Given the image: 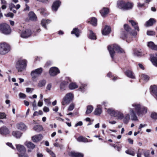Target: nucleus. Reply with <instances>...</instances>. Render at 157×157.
Masks as SVG:
<instances>
[{
    "instance_id": "obj_4",
    "label": "nucleus",
    "mask_w": 157,
    "mask_h": 157,
    "mask_svg": "<svg viewBox=\"0 0 157 157\" xmlns=\"http://www.w3.org/2000/svg\"><path fill=\"white\" fill-rule=\"evenodd\" d=\"M11 47L10 44L6 42L0 43V55H5L10 52Z\"/></svg>"
},
{
    "instance_id": "obj_64",
    "label": "nucleus",
    "mask_w": 157,
    "mask_h": 157,
    "mask_svg": "<svg viewBox=\"0 0 157 157\" xmlns=\"http://www.w3.org/2000/svg\"><path fill=\"white\" fill-rule=\"evenodd\" d=\"M82 121H79L75 125V127H77L78 126H82Z\"/></svg>"
},
{
    "instance_id": "obj_16",
    "label": "nucleus",
    "mask_w": 157,
    "mask_h": 157,
    "mask_svg": "<svg viewBox=\"0 0 157 157\" xmlns=\"http://www.w3.org/2000/svg\"><path fill=\"white\" fill-rule=\"evenodd\" d=\"M10 132L8 128L6 126H3L0 128V134L6 135L9 134Z\"/></svg>"
},
{
    "instance_id": "obj_49",
    "label": "nucleus",
    "mask_w": 157,
    "mask_h": 157,
    "mask_svg": "<svg viewBox=\"0 0 157 157\" xmlns=\"http://www.w3.org/2000/svg\"><path fill=\"white\" fill-rule=\"evenodd\" d=\"M6 114L3 112H0V119H6Z\"/></svg>"
},
{
    "instance_id": "obj_51",
    "label": "nucleus",
    "mask_w": 157,
    "mask_h": 157,
    "mask_svg": "<svg viewBox=\"0 0 157 157\" xmlns=\"http://www.w3.org/2000/svg\"><path fill=\"white\" fill-rule=\"evenodd\" d=\"M141 78L145 80H148L149 79L148 76L144 74H142L141 76Z\"/></svg>"
},
{
    "instance_id": "obj_23",
    "label": "nucleus",
    "mask_w": 157,
    "mask_h": 157,
    "mask_svg": "<svg viewBox=\"0 0 157 157\" xmlns=\"http://www.w3.org/2000/svg\"><path fill=\"white\" fill-rule=\"evenodd\" d=\"M109 12V10L107 8L104 7L100 11V13L102 16L104 17L107 15Z\"/></svg>"
},
{
    "instance_id": "obj_56",
    "label": "nucleus",
    "mask_w": 157,
    "mask_h": 157,
    "mask_svg": "<svg viewBox=\"0 0 157 157\" xmlns=\"http://www.w3.org/2000/svg\"><path fill=\"white\" fill-rule=\"evenodd\" d=\"M32 106L33 107V109L34 110L36 109V101L35 100L32 103Z\"/></svg>"
},
{
    "instance_id": "obj_35",
    "label": "nucleus",
    "mask_w": 157,
    "mask_h": 157,
    "mask_svg": "<svg viewBox=\"0 0 157 157\" xmlns=\"http://www.w3.org/2000/svg\"><path fill=\"white\" fill-rule=\"evenodd\" d=\"M12 135L16 138H18L21 136L22 133L19 131H15L13 132Z\"/></svg>"
},
{
    "instance_id": "obj_22",
    "label": "nucleus",
    "mask_w": 157,
    "mask_h": 157,
    "mask_svg": "<svg viewBox=\"0 0 157 157\" xmlns=\"http://www.w3.org/2000/svg\"><path fill=\"white\" fill-rule=\"evenodd\" d=\"M111 31V29L109 27L106 25L102 31V34L106 35L109 34Z\"/></svg>"
},
{
    "instance_id": "obj_21",
    "label": "nucleus",
    "mask_w": 157,
    "mask_h": 157,
    "mask_svg": "<svg viewBox=\"0 0 157 157\" xmlns=\"http://www.w3.org/2000/svg\"><path fill=\"white\" fill-rule=\"evenodd\" d=\"M17 150L21 153H25L26 150L25 147L21 145H16Z\"/></svg>"
},
{
    "instance_id": "obj_7",
    "label": "nucleus",
    "mask_w": 157,
    "mask_h": 157,
    "mask_svg": "<svg viewBox=\"0 0 157 157\" xmlns=\"http://www.w3.org/2000/svg\"><path fill=\"white\" fill-rule=\"evenodd\" d=\"M73 97V95L71 93H70L67 94L63 98L62 101V105H65L69 104L72 100Z\"/></svg>"
},
{
    "instance_id": "obj_47",
    "label": "nucleus",
    "mask_w": 157,
    "mask_h": 157,
    "mask_svg": "<svg viewBox=\"0 0 157 157\" xmlns=\"http://www.w3.org/2000/svg\"><path fill=\"white\" fill-rule=\"evenodd\" d=\"M75 104L73 103H71L69 106L67 110L69 111L72 110L75 108Z\"/></svg>"
},
{
    "instance_id": "obj_45",
    "label": "nucleus",
    "mask_w": 157,
    "mask_h": 157,
    "mask_svg": "<svg viewBox=\"0 0 157 157\" xmlns=\"http://www.w3.org/2000/svg\"><path fill=\"white\" fill-rule=\"evenodd\" d=\"M125 153L132 156H134L135 155V153L131 149H129L126 151Z\"/></svg>"
},
{
    "instance_id": "obj_3",
    "label": "nucleus",
    "mask_w": 157,
    "mask_h": 157,
    "mask_svg": "<svg viewBox=\"0 0 157 157\" xmlns=\"http://www.w3.org/2000/svg\"><path fill=\"white\" fill-rule=\"evenodd\" d=\"M27 61L24 59H20L18 60L16 64V68L18 72H22L25 70Z\"/></svg>"
},
{
    "instance_id": "obj_6",
    "label": "nucleus",
    "mask_w": 157,
    "mask_h": 157,
    "mask_svg": "<svg viewBox=\"0 0 157 157\" xmlns=\"http://www.w3.org/2000/svg\"><path fill=\"white\" fill-rule=\"evenodd\" d=\"M0 31L5 34H9L11 32V29L9 25L4 23L0 24Z\"/></svg>"
},
{
    "instance_id": "obj_57",
    "label": "nucleus",
    "mask_w": 157,
    "mask_h": 157,
    "mask_svg": "<svg viewBox=\"0 0 157 157\" xmlns=\"http://www.w3.org/2000/svg\"><path fill=\"white\" fill-rule=\"evenodd\" d=\"M19 96L20 98L23 99L25 98L26 97V95L25 94L22 93H20L19 94Z\"/></svg>"
},
{
    "instance_id": "obj_59",
    "label": "nucleus",
    "mask_w": 157,
    "mask_h": 157,
    "mask_svg": "<svg viewBox=\"0 0 157 157\" xmlns=\"http://www.w3.org/2000/svg\"><path fill=\"white\" fill-rule=\"evenodd\" d=\"M5 15L6 17H10L12 18L13 17V14L11 13H7V14H5Z\"/></svg>"
},
{
    "instance_id": "obj_33",
    "label": "nucleus",
    "mask_w": 157,
    "mask_h": 157,
    "mask_svg": "<svg viewBox=\"0 0 157 157\" xmlns=\"http://www.w3.org/2000/svg\"><path fill=\"white\" fill-rule=\"evenodd\" d=\"M151 61L153 64L157 67V54H156L155 56L152 57L151 56Z\"/></svg>"
},
{
    "instance_id": "obj_55",
    "label": "nucleus",
    "mask_w": 157,
    "mask_h": 157,
    "mask_svg": "<svg viewBox=\"0 0 157 157\" xmlns=\"http://www.w3.org/2000/svg\"><path fill=\"white\" fill-rule=\"evenodd\" d=\"M147 34L148 35L151 36L155 34V32L152 31H147Z\"/></svg>"
},
{
    "instance_id": "obj_27",
    "label": "nucleus",
    "mask_w": 157,
    "mask_h": 157,
    "mask_svg": "<svg viewBox=\"0 0 157 157\" xmlns=\"http://www.w3.org/2000/svg\"><path fill=\"white\" fill-rule=\"evenodd\" d=\"M89 38L92 40L96 39L97 37L94 33L91 30H89V33L88 35Z\"/></svg>"
},
{
    "instance_id": "obj_26",
    "label": "nucleus",
    "mask_w": 157,
    "mask_h": 157,
    "mask_svg": "<svg viewBox=\"0 0 157 157\" xmlns=\"http://www.w3.org/2000/svg\"><path fill=\"white\" fill-rule=\"evenodd\" d=\"M133 6V4L131 2H125L124 10H128L131 9Z\"/></svg>"
},
{
    "instance_id": "obj_36",
    "label": "nucleus",
    "mask_w": 157,
    "mask_h": 157,
    "mask_svg": "<svg viewBox=\"0 0 157 157\" xmlns=\"http://www.w3.org/2000/svg\"><path fill=\"white\" fill-rule=\"evenodd\" d=\"M97 20L94 17H92L90 19V21H89V22H90L93 26H96L97 25Z\"/></svg>"
},
{
    "instance_id": "obj_39",
    "label": "nucleus",
    "mask_w": 157,
    "mask_h": 157,
    "mask_svg": "<svg viewBox=\"0 0 157 157\" xmlns=\"http://www.w3.org/2000/svg\"><path fill=\"white\" fill-rule=\"evenodd\" d=\"M33 129L37 132H39L43 130V128L41 125H36L34 127Z\"/></svg>"
},
{
    "instance_id": "obj_37",
    "label": "nucleus",
    "mask_w": 157,
    "mask_h": 157,
    "mask_svg": "<svg viewBox=\"0 0 157 157\" xmlns=\"http://www.w3.org/2000/svg\"><path fill=\"white\" fill-rule=\"evenodd\" d=\"M77 140L78 142H86L89 141L88 140L82 136H79L77 139Z\"/></svg>"
},
{
    "instance_id": "obj_42",
    "label": "nucleus",
    "mask_w": 157,
    "mask_h": 157,
    "mask_svg": "<svg viewBox=\"0 0 157 157\" xmlns=\"http://www.w3.org/2000/svg\"><path fill=\"white\" fill-rule=\"evenodd\" d=\"M87 85L86 84L81 83L79 86V90L84 92L86 90V87Z\"/></svg>"
},
{
    "instance_id": "obj_25",
    "label": "nucleus",
    "mask_w": 157,
    "mask_h": 157,
    "mask_svg": "<svg viewBox=\"0 0 157 157\" xmlns=\"http://www.w3.org/2000/svg\"><path fill=\"white\" fill-rule=\"evenodd\" d=\"M124 27L125 30L127 32H129L133 36H135L136 35L137 33L136 32H134L133 33H132L131 32V28L128 25L125 24L124 25Z\"/></svg>"
},
{
    "instance_id": "obj_58",
    "label": "nucleus",
    "mask_w": 157,
    "mask_h": 157,
    "mask_svg": "<svg viewBox=\"0 0 157 157\" xmlns=\"http://www.w3.org/2000/svg\"><path fill=\"white\" fill-rule=\"evenodd\" d=\"M9 5L10 9V10H11L13 8H14L15 7V5L12 3H9Z\"/></svg>"
},
{
    "instance_id": "obj_46",
    "label": "nucleus",
    "mask_w": 157,
    "mask_h": 157,
    "mask_svg": "<svg viewBox=\"0 0 157 157\" xmlns=\"http://www.w3.org/2000/svg\"><path fill=\"white\" fill-rule=\"evenodd\" d=\"M46 151L52 157H56L55 153L52 151L51 150L48 148L46 149Z\"/></svg>"
},
{
    "instance_id": "obj_62",
    "label": "nucleus",
    "mask_w": 157,
    "mask_h": 157,
    "mask_svg": "<svg viewBox=\"0 0 157 157\" xmlns=\"http://www.w3.org/2000/svg\"><path fill=\"white\" fill-rule=\"evenodd\" d=\"M43 110L44 112H48L49 111V109L48 107L46 106H45L44 107L43 109Z\"/></svg>"
},
{
    "instance_id": "obj_19",
    "label": "nucleus",
    "mask_w": 157,
    "mask_h": 157,
    "mask_svg": "<svg viewBox=\"0 0 157 157\" xmlns=\"http://www.w3.org/2000/svg\"><path fill=\"white\" fill-rule=\"evenodd\" d=\"M69 155L72 157H83V156L82 154L74 151L70 152L69 153Z\"/></svg>"
},
{
    "instance_id": "obj_34",
    "label": "nucleus",
    "mask_w": 157,
    "mask_h": 157,
    "mask_svg": "<svg viewBox=\"0 0 157 157\" xmlns=\"http://www.w3.org/2000/svg\"><path fill=\"white\" fill-rule=\"evenodd\" d=\"M126 75L128 77L132 78H134L135 76L132 72L129 70H127L125 72Z\"/></svg>"
},
{
    "instance_id": "obj_61",
    "label": "nucleus",
    "mask_w": 157,
    "mask_h": 157,
    "mask_svg": "<svg viewBox=\"0 0 157 157\" xmlns=\"http://www.w3.org/2000/svg\"><path fill=\"white\" fill-rule=\"evenodd\" d=\"M24 153H21L19 155V157H28V155Z\"/></svg>"
},
{
    "instance_id": "obj_52",
    "label": "nucleus",
    "mask_w": 157,
    "mask_h": 157,
    "mask_svg": "<svg viewBox=\"0 0 157 157\" xmlns=\"http://www.w3.org/2000/svg\"><path fill=\"white\" fill-rule=\"evenodd\" d=\"M40 13L44 16L47 15L46 10L43 8H42L40 9Z\"/></svg>"
},
{
    "instance_id": "obj_13",
    "label": "nucleus",
    "mask_w": 157,
    "mask_h": 157,
    "mask_svg": "<svg viewBox=\"0 0 157 157\" xmlns=\"http://www.w3.org/2000/svg\"><path fill=\"white\" fill-rule=\"evenodd\" d=\"M43 138V136L41 134H39L33 136L32 137V139L33 142H37L41 140Z\"/></svg>"
},
{
    "instance_id": "obj_48",
    "label": "nucleus",
    "mask_w": 157,
    "mask_h": 157,
    "mask_svg": "<svg viewBox=\"0 0 157 157\" xmlns=\"http://www.w3.org/2000/svg\"><path fill=\"white\" fill-rule=\"evenodd\" d=\"M151 117L154 120H157V113H152L151 114Z\"/></svg>"
},
{
    "instance_id": "obj_38",
    "label": "nucleus",
    "mask_w": 157,
    "mask_h": 157,
    "mask_svg": "<svg viewBox=\"0 0 157 157\" xmlns=\"http://www.w3.org/2000/svg\"><path fill=\"white\" fill-rule=\"evenodd\" d=\"M79 31L78 29L77 28L74 29L71 32L72 34H75L76 36L78 37L79 36Z\"/></svg>"
},
{
    "instance_id": "obj_20",
    "label": "nucleus",
    "mask_w": 157,
    "mask_h": 157,
    "mask_svg": "<svg viewBox=\"0 0 157 157\" xmlns=\"http://www.w3.org/2000/svg\"><path fill=\"white\" fill-rule=\"evenodd\" d=\"M118 119H122L124 117L123 113L121 111L116 110L114 117Z\"/></svg>"
},
{
    "instance_id": "obj_8",
    "label": "nucleus",
    "mask_w": 157,
    "mask_h": 157,
    "mask_svg": "<svg viewBox=\"0 0 157 157\" xmlns=\"http://www.w3.org/2000/svg\"><path fill=\"white\" fill-rule=\"evenodd\" d=\"M71 81L70 78L69 77H66V80L63 81L60 84V88L62 90H65L69 82Z\"/></svg>"
},
{
    "instance_id": "obj_60",
    "label": "nucleus",
    "mask_w": 157,
    "mask_h": 157,
    "mask_svg": "<svg viewBox=\"0 0 157 157\" xmlns=\"http://www.w3.org/2000/svg\"><path fill=\"white\" fill-rule=\"evenodd\" d=\"M52 83H50L48 84L46 87V89L48 90H50L52 87Z\"/></svg>"
},
{
    "instance_id": "obj_1",
    "label": "nucleus",
    "mask_w": 157,
    "mask_h": 157,
    "mask_svg": "<svg viewBox=\"0 0 157 157\" xmlns=\"http://www.w3.org/2000/svg\"><path fill=\"white\" fill-rule=\"evenodd\" d=\"M132 106L133 108H129L130 114L127 113L124 116V115L123 121L125 124H127L129 122L130 119V114L132 120L137 121L138 118L136 114L138 116L142 117L147 112V108L140 104L134 103L132 104Z\"/></svg>"
},
{
    "instance_id": "obj_41",
    "label": "nucleus",
    "mask_w": 157,
    "mask_h": 157,
    "mask_svg": "<svg viewBox=\"0 0 157 157\" xmlns=\"http://www.w3.org/2000/svg\"><path fill=\"white\" fill-rule=\"evenodd\" d=\"M78 87V85L75 82H71L69 85V88L71 90H73Z\"/></svg>"
},
{
    "instance_id": "obj_12",
    "label": "nucleus",
    "mask_w": 157,
    "mask_h": 157,
    "mask_svg": "<svg viewBox=\"0 0 157 157\" xmlns=\"http://www.w3.org/2000/svg\"><path fill=\"white\" fill-rule=\"evenodd\" d=\"M51 21V20L49 19H43L41 21V24L44 28L47 30L48 28L46 25L50 23Z\"/></svg>"
},
{
    "instance_id": "obj_2",
    "label": "nucleus",
    "mask_w": 157,
    "mask_h": 157,
    "mask_svg": "<svg viewBox=\"0 0 157 157\" xmlns=\"http://www.w3.org/2000/svg\"><path fill=\"white\" fill-rule=\"evenodd\" d=\"M108 49L113 60L114 59V56L115 54V51H116L118 53H121L124 52L123 49L121 48L117 44H113L109 46L108 47Z\"/></svg>"
},
{
    "instance_id": "obj_31",
    "label": "nucleus",
    "mask_w": 157,
    "mask_h": 157,
    "mask_svg": "<svg viewBox=\"0 0 157 157\" xmlns=\"http://www.w3.org/2000/svg\"><path fill=\"white\" fill-rule=\"evenodd\" d=\"M25 144L27 147L28 148L33 149L35 147V145L32 142L26 141L25 143Z\"/></svg>"
},
{
    "instance_id": "obj_14",
    "label": "nucleus",
    "mask_w": 157,
    "mask_h": 157,
    "mask_svg": "<svg viewBox=\"0 0 157 157\" xmlns=\"http://www.w3.org/2000/svg\"><path fill=\"white\" fill-rule=\"evenodd\" d=\"M125 2L123 0H119L117 2V7L119 9L124 10Z\"/></svg>"
},
{
    "instance_id": "obj_18",
    "label": "nucleus",
    "mask_w": 157,
    "mask_h": 157,
    "mask_svg": "<svg viewBox=\"0 0 157 157\" xmlns=\"http://www.w3.org/2000/svg\"><path fill=\"white\" fill-rule=\"evenodd\" d=\"M102 112L101 105H98L97 106V108L95 109L94 112V114L96 115H100Z\"/></svg>"
},
{
    "instance_id": "obj_40",
    "label": "nucleus",
    "mask_w": 157,
    "mask_h": 157,
    "mask_svg": "<svg viewBox=\"0 0 157 157\" xmlns=\"http://www.w3.org/2000/svg\"><path fill=\"white\" fill-rule=\"evenodd\" d=\"M46 83V81L45 80L43 79L40 80L37 86L39 87H41L45 86Z\"/></svg>"
},
{
    "instance_id": "obj_44",
    "label": "nucleus",
    "mask_w": 157,
    "mask_h": 157,
    "mask_svg": "<svg viewBox=\"0 0 157 157\" xmlns=\"http://www.w3.org/2000/svg\"><path fill=\"white\" fill-rule=\"evenodd\" d=\"M93 109V107L91 105H89L87 107V110L86 112V114L90 113Z\"/></svg>"
},
{
    "instance_id": "obj_63",
    "label": "nucleus",
    "mask_w": 157,
    "mask_h": 157,
    "mask_svg": "<svg viewBox=\"0 0 157 157\" xmlns=\"http://www.w3.org/2000/svg\"><path fill=\"white\" fill-rule=\"evenodd\" d=\"M147 126V124H140L139 127L138 129H140L141 130L142 128H144L145 126Z\"/></svg>"
},
{
    "instance_id": "obj_5",
    "label": "nucleus",
    "mask_w": 157,
    "mask_h": 157,
    "mask_svg": "<svg viewBox=\"0 0 157 157\" xmlns=\"http://www.w3.org/2000/svg\"><path fill=\"white\" fill-rule=\"evenodd\" d=\"M42 71L43 69L41 67L32 71L31 73L32 80L33 82H36L38 79V77L41 74Z\"/></svg>"
},
{
    "instance_id": "obj_11",
    "label": "nucleus",
    "mask_w": 157,
    "mask_h": 157,
    "mask_svg": "<svg viewBox=\"0 0 157 157\" xmlns=\"http://www.w3.org/2000/svg\"><path fill=\"white\" fill-rule=\"evenodd\" d=\"M61 4V2L59 0H56L53 3L52 6V10L53 11H56Z\"/></svg>"
},
{
    "instance_id": "obj_15",
    "label": "nucleus",
    "mask_w": 157,
    "mask_h": 157,
    "mask_svg": "<svg viewBox=\"0 0 157 157\" xmlns=\"http://www.w3.org/2000/svg\"><path fill=\"white\" fill-rule=\"evenodd\" d=\"M150 90L151 93L157 100V86L155 85L151 86Z\"/></svg>"
},
{
    "instance_id": "obj_9",
    "label": "nucleus",
    "mask_w": 157,
    "mask_h": 157,
    "mask_svg": "<svg viewBox=\"0 0 157 157\" xmlns=\"http://www.w3.org/2000/svg\"><path fill=\"white\" fill-rule=\"evenodd\" d=\"M59 73V70L56 67H52L51 68L49 71V74L52 76H56Z\"/></svg>"
},
{
    "instance_id": "obj_24",
    "label": "nucleus",
    "mask_w": 157,
    "mask_h": 157,
    "mask_svg": "<svg viewBox=\"0 0 157 157\" xmlns=\"http://www.w3.org/2000/svg\"><path fill=\"white\" fill-rule=\"evenodd\" d=\"M128 21L136 30H137L138 31H139V28L138 26V24L137 22L132 20H128Z\"/></svg>"
},
{
    "instance_id": "obj_50",
    "label": "nucleus",
    "mask_w": 157,
    "mask_h": 157,
    "mask_svg": "<svg viewBox=\"0 0 157 157\" xmlns=\"http://www.w3.org/2000/svg\"><path fill=\"white\" fill-rule=\"evenodd\" d=\"M150 151L148 150L145 151L144 152V154L145 157H150Z\"/></svg>"
},
{
    "instance_id": "obj_17",
    "label": "nucleus",
    "mask_w": 157,
    "mask_h": 157,
    "mask_svg": "<svg viewBox=\"0 0 157 157\" xmlns=\"http://www.w3.org/2000/svg\"><path fill=\"white\" fill-rule=\"evenodd\" d=\"M29 19L33 21H35L37 20V17L35 13L33 11L30 12L28 14Z\"/></svg>"
},
{
    "instance_id": "obj_43",
    "label": "nucleus",
    "mask_w": 157,
    "mask_h": 157,
    "mask_svg": "<svg viewBox=\"0 0 157 157\" xmlns=\"http://www.w3.org/2000/svg\"><path fill=\"white\" fill-rule=\"evenodd\" d=\"M1 4L2 5L1 8L2 10H5L6 8L7 3L5 0H1Z\"/></svg>"
},
{
    "instance_id": "obj_10",
    "label": "nucleus",
    "mask_w": 157,
    "mask_h": 157,
    "mask_svg": "<svg viewBox=\"0 0 157 157\" xmlns=\"http://www.w3.org/2000/svg\"><path fill=\"white\" fill-rule=\"evenodd\" d=\"M32 34L31 31L29 29H26L22 31L21 34V37L23 38H27Z\"/></svg>"
},
{
    "instance_id": "obj_54",
    "label": "nucleus",
    "mask_w": 157,
    "mask_h": 157,
    "mask_svg": "<svg viewBox=\"0 0 157 157\" xmlns=\"http://www.w3.org/2000/svg\"><path fill=\"white\" fill-rule=\"evenodd\" d=\"M142 152V150L140 149H138V151L137 153V157H141V153Z\"/></svg>"
},
{
    "instance_id": "obj_28",
    "label": "nucleus",
    "mask_w": 157,
    "mask_h": 157,
    "mask_svg": "<svg viewBox=\"0 0 157 157\" xmlns=\"http://www.w3.org/2000/svg\"><path fill=\"white\" fill-rule=\"evenodd\" d=\"M17 129L21 130H25L27 129L26 126L22 123H20L17 124Z\"/></svg>"
},
{
    "instance_id": "obj_30",
    "label": "nucleus",
    "mask_w": 157,
    "mask_h": 157,
    "mask_svg": "<svg viewBox=\"0 0 157 157\" xmlns=\"http://www.w3.org/2000/svg\"><path fill=\"white\" fill-rule=\"evenodd\" d=\"M147 46L151 49L157 50V45H155L152 42H149L147 43Z\"/></svg>"
},
{
    "instance_id": "obj_53",
    "label": "nucleus",
    "mask_w": 157,
    "mask_h": 157,
    "mask_svg": "<svg viewBox=\"0 0 157 157\" xmlns=\"http://www.w3.org/2000/svg\"><path fill=\"white\" fill-rule=\"evenodd\" d=\"M50 98H44V99L45 102L47 105H49L51 104V102L50 101Z\"/></svg>"
},
{
    "instance_id": "obj_29",
    "label": "nucleus",
    "mask_w": 157,
    "mask_h": 157,
    "mask_svg": "<svg viewBox=\"0 0 157 157\" xmlns=\"http://www.w3.org/2000/svg\"><path fill=\"white\" fill-rule=\"evenodd\" d=\"M155 20L154 19L150 18L148 21L146 22L145 25L147 27L151 26L155 23Z\"/></svg>"
},
{
    "instance_id": "obj_32",
    "label": "nucleus",
    "mask_w": 157,
    "mask_h": 157,
    "mask_svg": "<svg viewBox=\"0 0 157 157\" xmlns=\"http://www.w3.org/2000/svg\"><path fill=\"white\" fill-rule=\"evenodd\" d=\"M116 110L113 108H109L107 109V113L112 116L114 117Z\"/></svg>"
}]
</instances>
